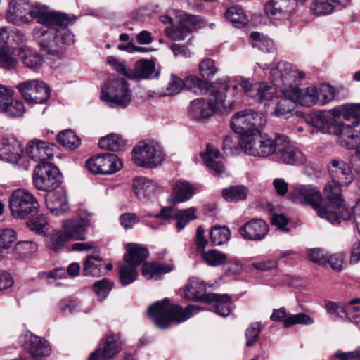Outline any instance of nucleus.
<instances>
[{"label":"nucleus","mask_w":360,"mask_h":360,"mask_svg":"<svg viewBox=\"0 0 360 360\" xmlns=\"http://www.w3.org/2000/svg\"><path fill=\"white\" fill-rule=\"evenodd\" d=\"M7 20L16 25L28 24L36 20L47 29L35 27L33 36L41 49L50 55H58L75 41L72 32L68 26L71 20L60 12L50 11L39 3L30 4L25 0H10L6 13Z\"/></svg>","instance_id":"obj_1"},{"label":"nucleus","mask_w":360,"mask_h":360,"mask_svg":"<svg viewBox=\"0 0 360 360\" xmlns=\"http://www.w3.org/2000/svg\"><path fill=\"white\" fill-rule=\"evenodd\" d=\"M328 172L332 181L325 186L323 195L329 201V206L328 209H321L319 212L331 224H339L342 221L352 219V212L345 207L341 197V187L350 184L354 176L350 167L340 160H332L328 165Z\"/></svg>","instance_id":"obj_2"},{"label":"nucleus","mask_w":360,"mask_h":360,"mask_svg":"<svg viewBox=\"0 0 360 360\" xmlns=\"http://www.w3.org/2000/svg\"><path fill=\"white\" fill-rule=\"evenodd\" d=\"M302 75L299 70L290 63L281 61L271 68L269 78L274 86L278 89L283 96L278 97L275 115H283L291 112L295 107V101L291 92L292 81H297Z\"/></svg>","instance_id":"obj_3"},{"label":"nucleus","mask_w":360,"mask_h":360,"mask_svg":"<svg viewBox=\"0 0 360 360\" xmlns=\"http://www.w3.org/2000/svg\"><path fill=\"white\" fill-rule=\"evenodd\" d=\"M200 311L198 306L191 304L183 309L181 307L171 304L168 299L157 301L147 310L148 317L160 328L169 327L172 321L183 322Z\"/></svg>","instance_id":"obj_4"},{"label":"nucleus","mask_w":360,"mask_h":360,"mask_svg":"<svg viewBox=\"0 0 360 360\" xmlns=\"http://www.w3.org/2000/svg\"><path fill=\"white\" fill-rule=\"evenodd\" d=\"M221 84L220 89L212 90V96L214 97L215 103L205 98H196L193 100L188 107L189 115L195 120H202L210 117L214 112H221L223 110L229 111L233 110L234 102L228 105L226 103L225 92L229 88L226 79H218L216 84Z\"/></svg>","instance_id":"obj_5"},{"label":"nucleus","mask_w":360,"mask_h":360,"mask_svg":"<svg viewBox=\"0 0 360 360\" xmlns=\"http://www.w3.org/2000/svg\"><path fill=\"white\" fill-rule=\"evenodd\" d=\"M283 136V134H277L274 137H271L260 130L252 136L240 137L239 143L242 150L249 155L268 158L272 155H276Z\"/></svg>","instance_id":"obj_6"},{"label":"nucleus","mask_w":360,"mask_h":360,"mask_svg":"<svg viewBox=\"0 0 360 360\" xmlns=\"http://www.w3.org/2000/svg\"><path fill=\"white\" fill-rule=\"evenodd\" d=\"M101 99L110 108H127L132 100V93L127 80L112 75L101 86Z\"/></svg>","instance_id":"obj_7"},{"label":"nucleus","mask_w":360,"mask_h":360,"mask_svg":"<svg viewBox=\"0 0 360 360\" xmlns=\"http://www.w3.org/2000/svg\"><path fill=\"white\" fill-rule=\"evenodd\" d=\"M266 120L261 112L245 109L236 112L231 119L232 130L242 136H252L262 129Z\"/></svg>","instance_id":"obj_8"},{"label":"nucleus","mask_w":360,"mask_h":360,"mask_svg":"<svg viewBox=\"0 0 360 360\" xmlns=\"http://www.w3.org/2000/svg\"><path fill=\"white\" fill-rule=\"evenodd\" d=\"M8 202L11 215L18 219L37 213L39 208L36 198L25 189L15 190L9 197Z\"/></svg>","instance_id":"obj_9"},{"label":"nucleus","mask_w":360,"mask_h":360,"mask_svg":"<svg viewBox=\"0 0 360 360\" xmlns=\"http://www.w3.org/2000/svg\"><path fill=\"white\" fill-rule=\"evenodd\" d=\"M134 163L146 168H154L163 161L161 146L153 141H141L133 149Z\"/></svg>","instance_id":"obj_10"},{"label":"nucleus","mask_w":360,"mask_h":360,"mask_svg":"<svg viewBox=\"0 0 360 360\" xmlns=\"http://www.w3.org/2000/svg\"><path fill=\"white\" fill-rule=\"evenodd\" d=\"M33 183L41 191L57 188L60 184L59 169L50 162L38 163L33 172Z\"/></svg>","instance_id":"obj_11"},{"label":"nucleus","mask_w":360,"mask_h":360,"mask_svg":"<svg viewBox=\"0 0 360 360\" xmlns=\"http://www.w3.org/2000/svg\"><path fill=\"white\" fill-rule=\"evenodd\" d=\"M291 200L297 204L309 205L312 206L316 211L317 214L330 222V220L323 216L319 214V210L321 209L328 208L329 201L326 200V205L320 206L321 201V195L319 190L312 185H300L295 186L290 193Z\"/></svg>","instance_id":"obj_12"},{"label":"nucleus","mask_w":360,"mask_h":360,"mask_svg":"<svg viewBox=\"0 0 360 360\" xmlns=\"http://www.w3.org/2000/svg\"><path fill=\"white\" fill-rule=\"evenodd\" d=\"M16 88L25 100L33 104L46 102L51 94L49 85L39 79L22 82L18 84Z\"/></svg>","instance_id":"obj_13"},{"label":"nucleus","mask_w":360,"mask_h":360,"mask_svg":"<svg viewBox=\"0 0 360 360\" xmlns=\"http://www.w3.org/2000/svg\"><path fill=\"white\" fill-rule=\"evenodd\" d=\"M205 22L198 16L189 14H182L179 16L178 25L173 28H165L166 35L174 41H182L193 30L203 27Z\"/></svg>","instance_id":"obj_14"},{"label":"nucleus","mask_w":360,"mask_h":360,"mask_svg":"<svg viewBox=\"0 0 360 360\" xmlns=\"http://www.w3.org/2000/svg\"><path fill=\"white\" fill-rule=\"evenodd\" d=\"M88 171L94 174H110L122 167L121 160L112 153L101 154L86 162Z\"/></svg>","instance_id":"obj_15"},{"label":"nucleus","mask_w":360,"mask_h":360,"mask_svg":"<svg viewBox=\"0 0 360 360\" xmlns=\"http://www.w3.org/2000/svg\"><path fill=\"white\" fill-rule=\"evenodd\" d=\"M18 342L24 350L36 359L39 360L51 354V348L48 342L31 333L27 332L20 335Z\"/></svg>","instance_id":"obj_16"},{"label":"nucleus","mask_w":360,"mask_h":360,"mask_svg":"<svg viewBox=\"0 0 360 360\" xmlns=\"http://www.w3.org/2000/svg\"><path fill=\"white\" fill-rule=\"evenodd\" d=\"M276 158L285 165H300L306 162L304 154L292 145L285 135L280 140V145L276 155Z\"/></svg>","instance_id":"obj_17"},{"label":"nucleus","mask_w":360,"mask_h":360,"mask_svg":"<svg viewBox=\"0 0 360 360\" xmlns=\"http://www.w3.org/2000/svg\"><path fill=\"white\" fill-rule=\"evenodd\" d=\"M238 82L245 94L259 103L270 101L275 97V87L266 82L252 84L247 79H240Z\"/></svg>","instance_id":"obj_18"},{"label":"nucleus","mask_w":360,"mask_h":360,"mask_svg":"<svg viewBox=\"0 0 360 360\" xmlns=\"http://www.w3.org/2000/svg\"><path fill=\"white\" fill-rule=\"evenodd\" d=\"M356 120L352 124L335 123L334 125V134L339 144L349 150L354 149L360 142L358 136Z\"/></svg>","instance_id":"obj_19"},{"label":"nucleus","mask_w":360,"mask_h":360,"mask_svg":"<svg viewBox=\"0 0 360 360\" xmlns=\"http://www.w3.org/2000/svg\"><path fill=\"white\" fill-rule=\"evenodd\" d=\"M25 154L35 162L45 163L53 158V146L48 142L34 139L27 142Z\"/></svg>","instance_id":"obj_20"},{"label":"nucleus","mask_w":360,"mask_h":360,"mask_svg":"<svg viewBox=\"0 0 360 360\" xmlns=\"http://www.w3.org/2000/svg\"><path fill=\"white\" fill-rule=\"evenodd\" d=\"M340 112L336 108L316 111L308 115L306 117V122L321 132L327 133L333 124L335 125L336 123L335 117H340Z\"/></svg>","instance_id":"obj_21"},{"label":"nucleus","mask_w":360,"mask_h":360,"mask_svg":"<svg viewBox=\"0 0 360 360\" xmlns=\"http://www.w3.org/2000/svg\"><path fill=\"white\" fill-rule=\"evenodd\" d=\"M270 319L273 321H283V325L285 328H289L297 324L311 326L314 323V319L304 313L288 314L285 307L274 309Z\"/></svg>","instance_id":"obj_22"},{"label":"nucleus","mask_w":360,"mask_h":360,"mask_svg":"<svg viewBox=\"0 0 360 360\" xmlns=\"http://www.w3.org/2000/svg\"><path fill=\"white\" fill-rule=\"evenodd\" d=\"M299 73L302 77H299V79L297 81H292V88H290L295 102L306 107H311L318 104V98L316 97L317 87L309 86L304 89H300L297 87L299 83L304 77L303 72L299 71Z\"/></svg>","instance_id":"obj_23"},{"label":"nucleus","mask_w":360,"mask_h":360,"mask_svg":"<svg viewBox=\"0 0 360 360\" xmlns=\"http://www.w3.org/2000/svg\"><path fill=\"white\" fill-rule=\"evenodd\" d=\"M45 203L48 210L55 215H61L68 209L66 193L64 189L60 188L51 191H46Z\"/></svg>","instance_id":"obj_24"},{"label":"nucleus","mask_w":360,"mask_h":360,"mask_svg":"<svg viewBox=\"0 0 360 360\" xmlns=\"http://www.w3.org/2000/svg\"><path fill=\"white\" fill-rule=\"evenodd\" d=\"M268 232L269 226L262 219H252L239 229V233L243 238L253 241L263 240Z\"/></svg>","instance_id":"obj_25"},{"label":"nucleus","mask_w":360,"mask_h":360,"mask_svg":"<svg viewBox=\"0 0 360 360\" xmlns=\"http://www.w3.org/2000/svg\"><path fill=\"white\" fill-rule=\"evenodd\" d=\"M90 219L76 218L67 219L63 221V229L70 240H84L86 235V229L90 226Z\"/></svg>","instance_id":"obj_26"},{"label":"nucleus","mask_w":360,"mask_h":360,"mask_svg":"<svg viewBox=\"0 0 360 360\" xmlns=\"http://www.w3.org/2000/svg\"><path fill=\"white\" fill-rule=\"evenodd\" d=\"M205 166L214 175H220L225 172L224 158L219 151L208 144L205 151L200 154Z\"/></svg>","instance_id":"obj_27"},{"label":"nucleus","mask_w":360,"mask_h":360,"mask_svg":"<svg viewBox=\"0 0 360 360\" xmlns=\"http://www.w3.org/2000/svg\"><path fill=\"white\" fill-rule=\"evenodd\" d=\"M20 143L15 139H2L0 143V158L11 164H17L22 158Z\"/></svg>","instance_id":"obj_28"},{"label":"nucleus","mask_w":360,"mask_h":360,"mask_svg":"<svg viewBox=\"0 0 360 360\" xmlns=\"http://www.w3.org/2000/svg\"><path fill=\"white\" fill-rule=\"evenodd\" d=\"M205 303L211 305L212 310L221 316H226L230 314L231 297L227 294L207 293Z\"/></svg>","instance_id":"obj_29"},{"label":"nucleus","mask_w":360,"mask_h":360,"mask_svg":"<svg viewBox=\"0 0 360 360\" xmlns=\"http://www.w3.org/2000/svg\"><path fill=\"white\" fill-rule=\"evenodd\" d=\"M127 253L124 256L125 263L138 267L149 255L148 249L139 244L129 243L127 245Z\"/></svg>","instance_id":"obj_30"},{"label":"nucleus","mask_w":360,"mask_h":360,"mask_svg":"<svg viewBox=\"0 0 360 360\" xmlns=\"http://www.w3.org/2000/svg\"><path fill=\"white\" fill-rule=\"evenodd\" d=\"M18 56L23 64L27 68L32 70L39 68L44 63V59L41 55L27 46L19 48Z\"/></svg>","instance_id":"obj_31"},{"label":"nucleus","mask_w":360,"mask_h":360,"mask_svg":"<svg viewBox=\"0 0 360 360\" xmlns=\"http://www.w3.org/2000/svg\"><path fill=\"white\" fill-rule=\"evenodd\" d=\"M132 187L138 198L146 199L154 193L156 185L146 177L137 176L133 179Z\"/></svg>","instance_id":"obj_32"},{"label":"nucleus","mask_w":360,"mask_h":360,"mask_svg":"<svg viewBox=\"0 0 360 360\" xmlns=\"http://www.w3.org/2000/svg\"><path fill=\"white\" fill-rule=\"evenodd\" d=\"M172 264H143L141 268L142 274L146 279L158 280L162 274L169 273L174 269Z\"/></svg>","instance_id":"obj_33"},{"label":"nucleus","mask_w":360,"mask_h":360,"mask_svg":"<svg viewBox=\"0 0 360 360\" xmlns=\"http://www.w3.org/2000/svg\"><path fill=\"white\" fill-rule=\"evenodd\" d=\"M205 284L196 278L190 279L185 290V297L195 301L206 302L207 293H204Z\"/></svg>","instance_id":"obj_34"},{"label":"nucleus","mask_w":360,"mask_h":360,"mask_svg":"<svg viewBox=\"0 0 360 360\" xmlns=\"http://www.w3.org/2000/svg\"><path fill=\"white\" fill-rule=\"evenodd\" d=\"M184 88L198 95H205L210 91L211 85L205 80L194 75H189L184 80Z\"/></svg>","instance_id":"obj_35"},{"label":"nucleus","mask_w":360,"mask_h":360,"mask_svg":"<svg viewBox=\"0 0 360 360\" xmlns=\"http://www.w3.org/2000/svg\"><path fill=\"white\" fill-rule=\"evenodd\" d=\"M69 240L65 231L57 230L46 236L45 243L49 250L58 252L63 249Z\"/></svg>","instance_id":"obj_36"},{"label":"nucleus","mask_w":360,"mask_h":360,"mask_svg":"<svg viewBox=\"0 0 360 360\" xmlns=\"http://www.w3.org/2000/svg\"><path fill=\"white\" fill-rule=\"evenodd\" d=\"M117 354V346L113 337H108L103 349H98L91 353L88 360H98L102 356L103 360H110Z\"/></svg>","instance_id":"obj_37"},{"label":"nucleus","mask_w":360,"mask_h":360,"mask_svg":"<svg viewBox=\"0 0 360 360\" xmlns=\"http://www.w3.org/2000/svg\"><path fill=\"white\" fill-rule=\"evenodd\" d=\"M222 197L227 202H236L246 200L248 189L243 185L230 186L222 190Z\"/></svg>","instance_id":"obj_38"},{"label":"nucleus","mask_w":360,"mask_h":360,"mask_svg":"<svg viewBox=\"0 0 360 360\" xmlns=\"http://www.w3.org/2000/svg\"><path fill=\"white\" fill-rule=\"evenodd\" d=\"M155 71V63L148 60H139L135 63L131 79H151Z\"/></svg>","instance_id":"obj_39"},{"label":"nucleus","mask_w":360,"mask_h":360,"mask_svg":"<svg viewBox=\"0 0 360 360\" xmlns=\"http://www.w3.org/2000/svg\"><path fill=\"white\" fill-rule=\"evenodd\" d=\"M105 262L98 256L90 255L86 259L83 268L84 276H98L104 269Z\"/></svg>","instance_id":"obj_40"},{"label":"nucleus","mask_w":360,"mask_h":360,"mask_svg":"<svg viewBox=\"0 0 360 360\" xmlns=\"http://www.w3.org/2000/svg\"><path fill=\"white\" fill-rule=\"evenodd\" d=\"M194 193L193 186L186 181H176L173 187L172 196L174 202H181L188 200Z\"/></svg>","instance_id":"obj_41"},{"label":"nucleus","mask_w":360,"mask_h":360,"mask_svg":"<svg viewBox=\"0 0 360 360\" xmlns=\"http://www.w3.org/2000/svg\"><path fill=\"white\" fill-rule=\"evenodd\" d=\"M16 240L15 232L12 229L0 230V258L7 257Z\"/></svg>","instance_id":"obj_42"},{"label":"nucleus","mask_w":360,"mask_h":360,"mask_svg":"<svg viewBox=\"0 0 360 360\" xmlns=\"http://www.w3.org/2000/svg\"><path fill=\"white\" fill-rule=\"evenodd\" d=\"M224 15L236 27H242L248 22L243 9L238 5L228 8Z\"/></svg>","instance_id":"obj_43"},{"label":"nucleus","mask_w":360,"mask_h":360,"mask_svg":"<svg viewBox=\"0 0 360 360\" xmlns=\"http://www.w3.org/2000/svg\"><path fill=\"white\" fill-rule=\"evenodd\" d=\"M2 108L1 112L11 117H21L25 111L23 103L19 100L14 99L13 96L9 97Z\"/></svg>","instance_id":"obj_44"},{"label":"nucleus","mask_w":360,"mask_h":360,"mask_svg":"<svg viewBox=\"0 0 360 360\" xmlns=\"http://www.w3.org/2000/svg\"><path fill=\"white\" fill-rule=\"evenodd\" d=\"M250 39L252 40V46L257 47L261 51L269 53H274L276 48L274 41L266 37L262 36L257 32H253L250 34Z\"/></svg>","instance_id":"obj_45"},{"label":"nucleus","mask_w":360,"mask_h":360,"mask_svg":"<svg viewBox=\"0 0 360 360\" xmlns=\"http://www.w3.org/2000/svg\"><path fill=\"white\" fill-rule=\"evenodd\" d=\"M201 257L206 264L211 266H221L224 264L227 259L226 254L217 250H210L207 251L202 250Z\"/></svg>","instance_id":"obj_46"},{"label":"nucleus","mask_w":360,"mask_h":360,"mask_svg":"<svg viewBox=\"0 0 360 360\" xmlns=\"http://www.w3.org/2000/svg\"><path fill=\"white\" fill-rule=\"evenodd\" d=\"M125 143L124 141L117 134H111L100 139L98 145L101 149L108 150H119Z\"/></svg>","instance_id":"obj_47"},{"label":"nucleus","mask_w":360,"mask_h":360,"mask_svg":"<svg viewBox=\"0 0 360 360\" xmlns=\"http://www.w3.org/2000/svg\"><path fill=\"white\" fill-rule=\"evenodd\" d=\"M37 250V245L32 241H21L16 243L13 250L17 258L24 259L31 257Z\"/></svg>","instance_id":"obj_48"},{"label":"nucleus","mask_w":360,"mask_h":360,"mask_svg":"<svg viewBox=\"0 0 360 360\" xmlns=\"http://www.w3.org/2000/svg\"><path fill=\"white\" fill-rule=\"evenodd\" d=\"M58 142L70 149L77 148L81 143L79 138L71 130L60 131L57 136Z\"/></svg>","instance_id":"obj_49"},{"label":"nucleus","mask_w":360,"mask_h":360,"mask_svg":"<svg viewBox=\"0 0 360 360\" xmlns=\"http://www.w3.org/2000/svg\"><path fill=\"white\" fill-rule=\"evenodd\" d=\"M359 303L360 298H354L351 300L347 304H344V308H341L343 318L357 323V319L360 316V307L357 305Z\"/></svg>","instance_id":"obj_50"},{"label":"nucleus","mask_w":360,"mask_h":360,"mask_svg":"<svg viewBox=\"0 0 360 360\" xmlns=\"http://www.w3.org/2000/svg\"><path fill=\"white\" fill-rule=\"evenodd\" d=\"M138 276L137 267L126 263L120 268V280L122 285H127L136 281Z\"/></svg>","instance_id":"obj_51"},{"label":"nucleus","mask_w":360,"mask_h":360,"mask_svg":"<svg viewBox=\"0 0 360 360\" xmlns=\"http://www.w3.org/2000/svg\"><path fill=\"white\" fill-rule=\"evenodd\" d=\"M196 209L190 207L186 210H181L175 212L174 219L176 220V228L184 229L191 220L196 218Z\"/></svg>","instance_id":"obj_52"},{"label":"nucleus","mask_w":360,"mask_h":360,"mask_svg":"<svg viewBox=\"0 0 360 360\" xmlns=\"http://www.w3.org/2000/svg\"><path fill=\"white\" fill-rule=\"evenodd\" d=\"M210 240L214 245H221L227 242L231 236L229 229L226 226H215L210 231Z\"/></svg>","instance_id":"obj_53"},{"label":"nucleus","mask_w":360,"mask_h":360,"mask_svg":"<svg viewBox=\"0 0 360 360\" xmlns=\"http://www.w3.org/2000/svg\"><path fill=\"white\" fill-rule=\"evenodd\" d=\"M175 212L171 207H163L161 211L155 214H148V217L155 218L156 219H160L162 222H155L154 224H149L148 226L153 229H157L159 226L169 223L171 220L174 219Z\"/></svg>","instance_id":"obj_54"},{"label":"nucleus","mask_w":360,"mask_h":360,"mask_svg":"<svg viewBox=\"0 0 360 360\" xmlns=\"http://www.w3.org/2000/svg\"><path fill=\"white\" fill-rule=\"evenodd\" d=\"M15 49L8 48L0 51V66L7 70L16 68L18 60L15 58Z\"/></svg>","instance_id":"obj_55"},{"label":"nucleus","mask_w":360,"mask_h":360,"mask_svg":"<svg viewBox=\"0 0 360 360\" xmlns=\"http://www.w3.org/2000/svg\"><path fill=\"white\" fill-rule=\"evenodd\" d=\"M27 226L32 231L38 234L44 233L49 229V221L46 215L41 214L27 222Z\"/></svg>","instance_id":"obj_56"},{"label":"nucleus","mask_w":360,"mask_h":360,"mask_svg":"<svg viewBox=\"0 0 360 360\" xmlns=\"http://www.w3.org/2000/svg\"><path fill=\"white\" fill-rule=\"evenodd\" d=\"M199 71L204 79H209L213 77L217 72L214 60L211 58L203 59L199 63Z\"/></svg>","instance_id":"obj_57"},{"label":"nucleus","mask_w":360,"mask_h":360,"mask_svg":"<svg viewBox=\"0 0 360 360\" xmlns=\"http://www.w3.org/2000/svg\"><path fill=\"white\" fill-rule=\"evenodd\" d=\"M317 101L318 104L324 105L335 98L334 89L326 84H321L317 88Z\"/></svg>","instance_id":"obj_58"},{"label":"nucleus","mask_w":360,"mask_h":360,"mask_svg":"<svg viewBox=\"0 0 360 360\" xmlns=\"http://www.w3.org/2000/svg\"><path fill=\"white\" fill-rule=\"evenodd\" d=\"M334 6L326 0H313L311 11L315 15H326L330 14Z\"/></svg>","instance_id":"obj_59"},{"label":"nucleus","mask_w":360,"mask_h":360,"mask_svg":"<svg viewBox=\"0 0 360 360\" xmlns=\"http://www.w3.org/2000/svg\"><path fill=\"white\" fill-rule=\"evenodd\" d=\"M335 108L340 111V116L342 115L345 119L360 117V103H347Z\"/></svg>","instance_id":"obj_60"},{"label":"nucleus","mask_w":360,"mask_h":360,"mask_svg":"<svg viewBox=\"0 0 360 360\" xmlns=\"http://www.w3.org/2000/svg\"><path fill=\"white\" fill-rule=\"evenodd\" d=\"M261 329V325L258 322L252 323L246 329L245 337L247 339L246 345L248 347H251L256 342Z\"/></svg>","instance_id":"obj_61"},{"label":"nucleus","mask_w":360,"mask_h":360,"mask_svg":"<svg viewBox=\"0 0 360 360\" xmlns=\"http://www.w3.org/2000/svg\"><path fill=\"white\" fill-rule=\"evenodd\" d=\"M112 289V283L107 279H103L94 284V290L97 296L101 299H105Z\"/></svg>","instance_id":"obj_62"},{"label":"nucleus","mask_w":360,"mask_h":360,"mask_svg":"<svg viewBox=\"0 0 360 360\" xmlns=\"http://www.w3.org/2000/svg\"><path fill=\"white\" fill-rule=\"evenodd\" d=\"M184 87V80L174 75H172L171 80L167 84L166 88L167 94L170 96L176 95L179 94Z\"/></svg>","instance_id":"obj_63"},{"label":"nucleus","mask_w":360,"mask_h":360,"mask_svg":"<svg viewBox=\"0 0 360 360\" xmlns=\"http://www.w3.org/2000/svg\"><path fill=\"white\" fill-rule=\"evenodd\" d=\"M345 256L342 253H334L326 257V263H328L331 269L337 272L342 270Z\"/></svg>","instance_id":"obj_64"}]
</instances>
